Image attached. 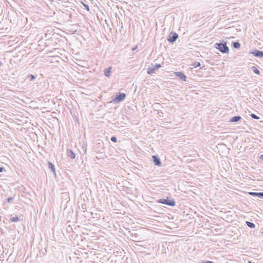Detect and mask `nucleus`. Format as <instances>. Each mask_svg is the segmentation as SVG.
Returning a JSON list of instances; mask_svg holds the SVG:
<instances>
[{
	"instance_id": "1",
	"label": "nucleus",
	"mask_w": 263,
	"mask_h": 263,
	"mask_svg": "<svg viewBox=\"0 0 263 263\" xmlns=\"http://www.w3.org/2000/svg\"><path fill=\"white\" fill-rule=\"evenodd\" d=\"M215 47L222 53H228L229 51V48L227 45V42L224 41L216 43Z\"/></svg>"
},
{
	"instance_id": "2",
	"label": "nucleus",
	"mask_w": 263,
	"mask_h": 263,
	"mask_svg": "<svg viewBox=\"0 0 263 263\" xmlns=\"http://www.w3.org/2000/svg\"><path fill=\"white\" fill-rule=\"evenodd\" d=\"M157 202L166 204L170 206H174L176 205V201L174 199H159L157 200Z\"/></svg>"
},
{
	"instance_id": "3",
	"label": "nucleus",
	"mask_w": 263,
	"mask_h": 263,
	"mask_svg": "<svg viewBox=\"0 0 263 263\" xmlns=\"http://www.w3.org/2000/svg\"><path fill=\"white\" fill-rule=\"evenodd\" d=\"M126 96L125 93L119 92L116 95L115 98L113 99V101L117 103L120 102L125 99Z\"/></svg>"
},
{
	"instance_id": "4",
	"label": "nucleus",
	"mask_w": 263,
	"mask_h": 263,
	"mask_svg": "<svg viewBox=\"0 0 263 263\" xmlns=\"http://www.w3.org/2000/svg\"><path fill=\"white\" fill-rule=\"evenodd\" d=\"M178 38V34L175 32H171L168 37L167 41L170 43H174Z\"/></svg>"
},
{
	"instance_id": "5",
	"label": "nucleus",
	"mask_w": 263,
	"mask_h": 263,
	"mask_svg": "<svg viewBox=\"0 0 263 263\" xmlns=\"http://www.w3.org/2000/svg\"><path fill=\"white\" fill-rule=\"evenodd\" d=\"M161 67L160 64H157L155 65H153L152 67L147 68V72L148 74H152L155 72V71Z\"/></svg>"
},
{
	"instance_id": "6",
	"label": "nucleus",
	"mask_w": 263,
	"mask_h": 263,
	"mask_svg": "<svg viewBox=\"0 0 263 263\" xmlns=\"http://www.w3.org/2000/svg\"><path fill=\"white\" fill-rule=\"evenodd\" d=\"M175 75L177 77H178L181 80L184 82L186 81V77L182 72H175Z\"/></svg>"
},
{
	"instance_id": "7",
	"label": "nucleus",
	"mask_w": 263,
	"mask_h": 263,
	"mask_svg": "<svg viewBox=\"0 0 263 263\" xmlns=\"http://www.w3.org/2000/svg\"><path fill=\"white\" fill-rule=\"evenodd\" d=\"M251 54L254 56L258 58H263V51L257 49H255L254 51L250 52Z\"/></svg>"
},
{
	"instance_id": "8",
	"label": "nucleus",
	"mask_w": 263,
	"mask_h": 263,
	"mask_svg": "<svg viewBox=\"0 0 263 263\" xmlns=\"http://www.w3.org/2000/svg\"><path fill=\"white\" fill-rule=\"evenodd\" d=\"M152 158L153 160V162L156 166H161V162L160 160V159L156 155H153L152 156Z\"/></svg>"
},
{
	"instance_id": "9",
	"label": "nucleus",
	"mask_w": 263,
	"mask_h": 263,
	"mask_svg": "<svg viewBox=\"0 0 263 263\" xmlns=\"http://www.w3.org/2000/svg\"><path fill=\"white\" fill-rule=\"evenodd\" d=\"M112 67L110 66L105 68L104 70V74L106 77L109 78L111 76Z\"/></svg>"
},
{
	"instance_id": "10",
	"label": "nucleus",
	"mask_w": 263,
	"mask_h": 263,
	"mask_svg": "<svg viewBox=\"0 0 263 263\" xmlns=\"http://www.w3.org/2000/svg\"><path fill=\"white\" fill-rule=\"evenodd\" d=\"M249 194L252 196L263 198V192H250Z\"/></svg>"
},
{
	"instance_id": "11",
	"label": "nucleus",
	"mask_w": 263,
	"mask_h": 263,
	"mask_svg": "<svg viewBox=\"0 0 263 263\" xmlns=\"http://www.w3.org/2000/svg\"><path fill=\"white\" fill-rule=\"evenodd\" d=\"M242 118L240 116H236L232 117L230 120V122H237L241 120Z\"/></svg>"
},
{
	"instance_id": "12",
	"label": "nucleus",
	"mask_w": 263,
	"mask_h": 263,
	"mask_svg": "<svg viewBox=\"0 0 263 263\" xmlns=\"http://www.w3.org/2000/svg\"><path fill=\"white\" fill-rule=\"evenodd\" d=\"M67 155L72 159H73L76 158V155L71 149H67Z\"/></svg>"
},
{
	"instance_id": "13",
	"label": "nucleus",
	"mask_w": 263,
	"mask_h": 263,
	"mask_svg": "<svg viewBox=\"0 0 263 263\" xmlns=\"http://www.w3.org/2000/svg\"><path fill=\"white\" fill-rule=\"evenodd\" d=\"M47 163L49 169H50L51 171L55 175H56L55 169L54 164H53L50 161H48Z\"/></svg>"
},
{
	"instance_id": "14",
	"label": "nucleus",
	"mask_w": 263,
	"mask_h": 263,
	"mask_svg": "<svg viewBox=\"0 0 263 263\" xmlns=\"http://www.w3.org/2000/svg\"><path fill=\"white\" fill-rule=\"evenodd\" d=\"M251 68L252 70V71L256 74H257V75L260 74V72L259 70L255 66H252Z\"/></svg>"
},
{
	"instance_id": "15",
	"label": "nucleus",
	"mask_w": 263,
	"mask_h": 263,
	"mask_svg": "<svg viewBox=\"0 0 263 263\" xmlns=\"http://www.w3.org/2000/svg\"><path fill=\"white\" fill-rule=\"evenodd\" d=\"M82 149L83 151L84 154L86 155L87 153V144L85 143H83L82 145Z\"/></svg>"
},
{
	"instance_id": "16",
	"label": "nucleus",
	"mask_w": 263,
	"mask_h": 263,
	"mask_svg": "<svg viewBox=\"0 0 263 263\" xmlns=\"http://www.w3.org/2000/svg\"><path fill=\"white\" fill-rule=\"evenodd\" d=\"M233 46L234 48L238 49L240 48V44L238 42H235L233 43Z\"/></svg>"
},
{
	"instance_id": "17",
	"label": "nucleus",
	"mask_w": 263,
	"mask_h": 263,
	"mask_svg": "<svg viewBox=\"0 0 263 263\" xmlns=\"http://www.w3.org/2000/svg\"><path fill=\"white\" fill-rule=\"evenodd\" d=\"M246 223L247 226L250 228H254L255 227V224L253 222L247 221Z\"/></svg>"
},
{
	"instance_id": "18",
	"label": "nucleus",
	"mask_w": 263,
	"mask_h": 263,
	"mask_svg": "<svg viewBox=\"0 0 263 263\" xmlns=\"http://www.w3.org/2000/svg\"><path fill=\"white\" fill-rule=\"evenodd\" d=\"M132 236L134 238L133 240H134V241H136V242H138V241H139L138 235L137 234L135 233L134 235H133V234H132Z\"/></svg>"
},
{
	"instance_id": "19",
	"label": "nucleus",
	"mask_w": 263,
	"mask_h": 263,
	"mask_svg": "<svg viewBox=\"0 0 263 263\" xmlns=\"http://www.w3.org/2000/svg\"><path fill=\"white\" fill-rule=\"evenodd\" d=\"M36 78V77L33 74H28L27 77V79H29L30 81H33Z\"/></svg>"
},
{
	"instance_id": "20",
	"label": "nucleus",
	"mask_w": 263,
	"mask_h": 263,
	"mask_svg": "<svg viewBox=\"0 0 263 263\" xmlns=\"http://www.w3.org/2000/svg\"><path fill=\"white\" fill-rule=\"evenodd\" d=\"M20 220L19 218L17 216L13 217L10 218V221L11 222H17Z\"/></svg>"
},
{
	"instance_id": "21",
	"label": "nucleus",
	"mask_w": 263,
	"mask_h": 263,
	"mask_svg": "<svg viewBox=\"0 0 263 263\" xmlns=\"http://www.w3.org/2000/svg\"><path fill=\"white\" fill-rule=\"evenodd\" d=\"M14 198V197H10L6 199V201L7 202L11 203L13 202Z\"/></svg>"
},
{
	"instance_id": "22",
	"label": "nucleus",
	"mask_w": 263,
	"mask_h": 263,
	"mask_svg": "<svg viewBox=\"0 0 263 263\" xmlns=\"http://www.w3.org/2000/svg\"><path fill=\"white\" fill-rule=\"evenodd\" d=\"M200 63L199 62H195L193 64V66H194V67H197L200 66Z\"/></svg>"
},
{
	"instance_id": "23",
	"label": "nucleus",
	"mask_w": 263,
	"mask_h": 263,
	"mask_svg": "<svg viewBox=\"0 0 263 263\" xmlns=\"http://www.w3.org/2000/svg\"><path fill=\"white\" fill-rule=\"evenodd\" d=\"M250 116L251 117H252V118L254 119H257V120H258L259 119V117H258L257 116H256L255 114H251L250 115Z\"/></svg>"
},
{
	"instance_id": "24",
	"label": "nucleus",
	"mask_w": 263,
	"mask_h": 263,
	"mask_svg": "<svg viewBox=\"0 0 263 263\" xmlns=\"http://www.w3.org/2000/svg\"><path fill=\"white\" fill-rule=\"evenodd\" d=\"M110 140L114 142H117V139L116 137L115 136H112L110 138Z\"/></svg>"
},
{
	"instance_id": "25",
	"label": "nucleus",
	"mask_w": 263,
	"mask_h": 263,
	"mask_svg": "<svg viewBox=\"0 0 263 263\" xmlns=\"http://www.w3.org/2000/svg\"><path fill=\"white\" fill-rule=\"evenodd\" d=\"M83 6L85 7V9L87 10V11H89V6L88 5L84 4V3H82Z\"/></svg>"
},
{
	"instance_id": "26",
	"label": "nucleus",
	"mask_w": 263,
	"mask_h": 263,
	"mask_svg": "<svg viewBox=\"0 0 263 263\" xmlns=\"http://www.w3.org/2000/svg\"><path fill=\"white\" fill-rule=\"evenodd\" d=\"M199 263H215L212 261H209V260H207V261H201V262H199Z\"/></svg>"
},
{
	"instance_id": "27",
	"label": "nucleus",
	"mask_w": 263,
	"mask_h": 263,
	"mask_svg": "<svg viewBox=\"0 0 263 263\" xmlns=\"http://www.w3.org/2000/svg\"><path fill=\"white\" fill-rule=\"evenodd\" d=\"M5 170L4 167H0V173H2Z\"/></svg>"
},
{
	"instance_id": "28",
	"label": "nucleus",
	"mask_w": 263,
	"mask_h": 263,
	"mask_svg": "<svg viewBox=\"0 0 263 263\" xmlns=\"http://www.w3.org/2000/svg\"><path fill=\"white\" fill-rule=\"evenodd\" d=\"M6 201H4V203H3V205L5 206H6Z\"/></svg>"
},
{
	"instance_id": "29",
	"label": "nucleus",
	"mask_w": 263,
	"mask_h": 263,
	"mask_svg": "<svg viewBox=\"0 0 263 263\" xmlns=\"http://www.w3.org/2000/svg\"><path fill=\"white\" fill-rule=\"evenodd\" d=\"M260 158L263 160V155H260Z\"/></svg>"
},
{
	"instance_id": "30",
	"label": "nucleus",
	"mask_w": 263,
	"mask_h": 263,
	"mask_svg": "<svg viewBox=\"0 0 263 263\" xmlns=\"http://www.w3.org/2000/svg\"><path fill=\"white\" fill-rule=\"evenodd\" d=\"M3 65L2 62L0 61V67Z\"/></svg>"
},
{
	"instance_id": "31",
	"label": "nucleus",
	"mask_w": 263,
	"mask_h": 263,
	"mask_svg": "<svg viewBox=\"0 0 263 263\" xmlns=\"http://www.w3.org/2000/svg\"><path fill=\"white\" fill-rule=\"evenodd\" d=\"M248 263H252L251 261H248Z\"/></svg>"
},
{
	"instance_id": "32",
	"label": "nucleus",
	"mask_w": 263,
	"mask_h": 263,
	"mask_svg": "<svg viewBox=\"0 0 263 263\" xmlns=\"http://www.w3.org/2000/svg\"><path fill=\"white\" fill-rule=\"evenodd\" d=\"M261 233L263 234V231Z\"/></svg>"
}]
</instances>
